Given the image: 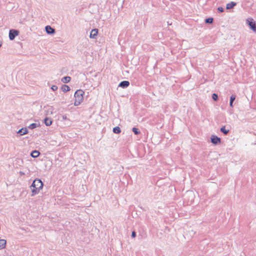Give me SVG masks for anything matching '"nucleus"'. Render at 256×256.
<instances>
[{"instance_id": "nucleus-1", "label": "nucleus", "mask_w": 256, "mask_h": 256, "mask_svg": "<svg viewBox=\"0 0 256 256\" xmlns=\"http://www.w3.org/2000/svg\"><path fill=\"white\" fill-rule=\"evenodd\" d=\"M43 186V183L40 180L36 179L34 180L30 186L32 192V196H34L38 194L40 190L42 188Z\"/></svg>"}, {"instance_id": "nucleus-2", "label": "nucleus", "mask_w": 256, "mask_h": 256, "mask_svg": "<svg viewBox=\"0 0 256 256\" xmlns=\"http://www.w3.org/2000/svg\"><path fill=\"white\" fill-rule=\"evenodd\" d=\"M19 34V31L18 30L12 29L9 31V38L10 40H14L15 38Z\"/></svg>"}, {"instance_id": "nucleus-3", "label": "nucleus", "mask_w": 256, "mask_h": 256, "mask_svg": "<svg viewBox=\"0 0 256 256\" xmlns=\"http://www.w3.org/2000/svg\"><path fill=\"white\" fill-rule=\"evenodd\" d=\"M246 22L250 27V29L252 30L253 32H256V22L254 21L253 19L251 18L248 20H246Z\"/></svg>"}, {"instance_id": "nucleus-4", "label": "nucleus", "mask_w": 256, "mask_h": 256, "mask_svg": "<svg viewBox=\"0 0 256 256\" xmlns=\"http://www.w3.org/2000/svg\"><path fill=\"white\" fill-rule=\"evenodd\" d=\"M74 97L76 98L74 103V106H79L80 104V100L79 99V98L80 97V90H76L74 93Z\"/></svg>"}, {"instance_id": "nucleus-5", "label": "nucleus", "mask_w": 256, "mask_h": 256, "mask_svg": "<svg viewBox=\"0 0 256 256\" xmlns=\"http://www.w3.org/2000/svg\"><path fill=\"white\" fill-rule=\"evenodd\" d=\"M211 142L214 144H217L220 142V138L217 136H212L211 137Z\"/></svg>"}, {"instance_id": "nucleus-6", "label": "nucleus", "mask_w": 256, "mask_h": 256, "mask_svg": "<svg viewBox=\"0 0 256 256\" xmlns=\"http://www.w3.org/2000/svg\"><path fill=\"white\" fill-rule=\"evenodd\" d=\"M45 30L48 34H52L55 33V29L52 28L50 26H46L45 27Z\"/></svg>"}, {"instance_id": "nucleus-7", "label": "nucleus", "mask_w": 256, "mask_h": 256, "mask_svg": "<svg viewBox=\"0 0 256 256\" xmlns=\"http://www.w3.org/2000/svg\"><path fill=\"white\" fill-rule=\"evenodd\" d=\"M98 34V30L94 28L92 30L90 34V38H96Z\"/></svg>"}, {"instance_id": "nucleus-8", "label": "nucleus", "mask_w": 256, "mask_h": 256, "mask_svg": "<svg viewBox=\"0 0 256 256\" xmlns=\"http://www.w3.org/2000/svg\"><path fill=\"white\" fill-rule=\"evenodd\" d=\"M130 85V82L127 80H124L120 82L118 85V86L122 88H126Z\"/></svg>"}, {"instance_id": "nucleus-9", "label": "nucleus", "mask_w": 256, "mask_h": 256, "mask_svg": "<svg viewBox=\"0 0 256 256\" xmlns=\"http://www.w3.org/2000/svg\"><path fill=\"white\" fill-rule=\"evenodd\" d=\"M28 133V130L27 128H22L18 132V134H20V136H23Z\"/></svg>"}, {"instance_id": "nucleus-10", "label": "nucleus", "mask_w": 256, "mask_h": 256, "mask_svg": "<svg viewBox=\"0 0 256 256\" xmlns=\"http://www.w3.org/2000/svg\"><path fill=\"white\" fill-rule=\"evenodd\" d=\"M44 122L46 126H50L52 124V120L51 118H46L44 120Z\"/></svg>"}, {"instance_id": "nucleus-11", "label": "nucleus", "mask_w": 256, "mask_h": 256, "mask_svg": "<svg viewBox=\"0 0 256 256\" xmlns=\"http://www.w3.org/2000/svg\"><path fill=\"white\" fill-rule=\"evenodd\" d=\"M40 154V153L38 151L34 150L31 152L30 156L34 158H36L39 156Z\"/></svg>"}, {"instance_id": "nucleus-12", "label": "nucleus", "mask_w": 256, "mask_h": 256, "mask_svg": "<svg viewBox=\"0 0 256 256\" xmlns=\"http://www.w3.org/2000/svg\"><path fill=\"white\" fill-rule=\"evenodd\" d=\"M61 90L63 92H67L70 90V88L68 85L64 84L62 86Z\"/></svg>"}, {"instance_id": "nucleus-13", "label": "nucleus", "mask_w": 256, "mask_h": 256, "mask_svg": "<svg viewBox=\"0 0 256 256\" xmlns=\"http://www.w3.org/2000/svg\"><path fill=\"white\" fill-rule=\"evenodd\" d=\"M71 80V78L69 76H64V78H62V79H61V81L62 82H64V83H68V82H70Z\"/></svg>"}, {"instance_id": "nucleus-14", "label": "nucleus", "mask_w": 256, "mask_h": 256, "mask_svg": "<svg viewBox=\"0 0 256 256\" xmlns=\"http://www.w3.org/2000/svg\"><path fill=\"white\" fill-rule=\"evenodd\" d=\"M6 240L4 239L0 240V250H2L6 247Z\"/></svg>"}, {"instance_id": "nucleus-15", "label": "nucleus", "mask_w": 256, "mask_h": 256, "mask_svg": "<svg viewBox=\"0 0 256 256\" xmlns=\"http://www.w3.org/2000/svg\"><path fill=\"white\" fill-rule=\"evenodd\" d=\"M236 5V3L234 2H230L226 4V9H230L234 8Z\"/></svg>"}, {"instance_id": "nucleus-16", "label": "nucleus", "mask_w": 256, "mask_h": 256, "mask_svg": "<svg viewBox=\"0 0 256 256\" xmlns=\"http://www.w3.org/2000/svg\"><path fill=\"white\" fill-rule=\"evenodd\" d=\"M236 100V96L232 95L230 98V107L233 108V102Z\"/></svg>"}, {"instance_id": "nucleus-17", "label": "nucleus", "mask_w": 256, "mask_h": 256, "mask_svg": "<svg viewBox=\"0 0 256 256\" xmlns=\"http://www.w3.org/2000/svg\"><path fill=\"white\" fill-rule=\"evenodd\" d=\"M220 132L224 134H227L229 132V130H226V126H224L220 128Z\"/></svg>"}, {"instance_id": "nucleus-18", "label": "nucleus", "mask_w": 256, "mask_h": 256, "mask_svg": "<svg viewBox=\"0 0 256 256\" xmlns=\"http://www.w3.org/2000/svg\"><path fill=\"white\" fill-rule=\"evenodd\" d=\"M113 132L115 134H120L121 132V130L120 127L116 126L113 128Z\"/></svg>"}, {"instance_id": "nucleus-19", "label": "nucleus", "mask_w": 256, "mask_h": 256, "mask_svg": "<svg viewBox=\"0 0 256 256\" xmlns=\"http://www.w3.org/2000/svg\"><path fill=\"white\" fill-rule=\"evenodd\" d=\"M38 126V124L36 123H32L28 126V128L32 130L36 128Z\"/></svg>"}, {"instance_id": "nucleus-20", "label": "nucleus", "mask_w": 256, "mask_h": 256, "mask_svg": "<svg viewBox=\"0 0 256 256\" xmlns=\"http://www.w3.org/2000/svg\"><path fill=\"white\" fill-rule=\"evenodd\" d=\"M132 130L136 134H138L140 133V132L136 128H133Z\"/></svg>"}, {"instance_id": "nucleus-21", "label": "nucleus", "mask_w": 256, "mask_h": 256, "mask_svg": "<svg viewBox=\"0 0 256 256\" xmlns=\"http://www.w3.org/2000/svg\"><path fill=\"white\" fill-rule=\"evenodd\" d=\"M206 24H212L213 22V18H208L206 19Z\"/></svg>"}, {"instance_id": "nucleus-22", "label": "nucleus", "mask_w": 256, "mask_h": 256, "mask_svg": "<svg viewBox=\"0 0 256 256\" xmlns=\"http://www.w3.org/2000/svg\"><path fill=\"white\" fill-rule=\"evenodd\" d=\"M212 98L214 100L216 101L218 99V96L216 94H213L212 95Z\"/></svg>"}, {"instance_id": "nucleus-23", "label": "nucleus", "mask_w": 256, "mask_h": 256, "mask_svg": "<svg viewBox=\"0 0 256 256\" xmlns=\"http://www.w3.org/2000/svg\"><path fill=\"white\" fill-rule=\"evenodd\" d=\"M58 88L56 86H55V85H53L51 87V89L53 90V91H56L58 90Z\"/></svg>"}, {"instance_id": "nucleus-24", "label": "nucleus", "mask_w": 256, "mask_h": 256, "mask_svg": "<svg viewBox=\"0 0 256 256\" xmlns=\"http://www.w3.org/2000/svg\"><path fill=\"white\" fill-rule=\"evenodd\" d=\"M218 10L219 12H223L224 11V8L222 7H218Z\"/></svg>"}, {"instance_id": "nucleus-25", "label": "nucleus", "mask_w": 256, "mask_h": 256, "mask_svg": "<svg viewBox=\"0 0 256 256\" xmlns=\"http://www.w3.org/2000/svg\"><path fill=\"white\" fill-rule=\"evenodd\" d=\"M62 120H67V117H66V115H62Z\"/></svg>"}, {"instance_id": "nucleus-26", "label": "nucleus", "mask_w": 256, "mask_h": 256, "mask_svg": "<svg viewBox=\"0 0 256 256\" xmlns=\"http://www.w3.org/2000/svg\"><path fill=\"white\" fill-rule=\"evenodd\" d=\"M136 236V232L133 231L132 233V237L135 238Z\"/></svg>"}, {"instance_id": "nucleus-27", "label": "nucleus", "mask_w": 256, "mask_h": 256, "mask_svg": "<svg viewBox=\"0 0 256 256\" xmlns=\"http://www.w3.org/2000/svg\"><path fill=\"white\" fill-rule=\"evenodd\" d=\"M81 92L82 93H81L80 96H82L83 94H84V92H83L82 90H81Z\"/></svg>"}, {"instance_id": "nucleus-28", "label": "nucleus", "mask_w": 256, "mask_h": 256, "mask_svg": "<svg viewBox=\"0 0 256 256\" xmlns=\"http://www.w3.org/2000/svg\"><path fill=\"white\" fill-rule=\"evenodd\" d=\"M50 113L52 114V108L50 109Z\"/></svg>"}, {"instance_id": "nucleus-29", "label": "nucleus", "mask_w": 256, "mask_h": 256, "mask_svg": "<svg viewBox=\"0 0 256 256\" xmlns=\"http://www.w3.org/2000/svg\"><path fill=\"white\" fill-rule=\"evenodd\" d=\"M2 46V44L0 42V47L1 46Z\"/></svg>"}]
</instances>
